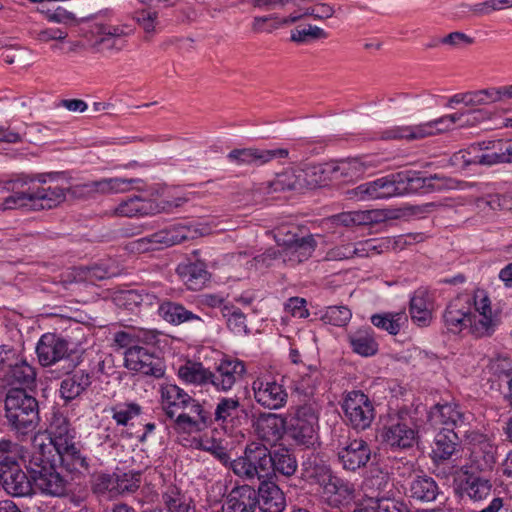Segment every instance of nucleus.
<instances>
[{
	"label": "nucleus",
	"mask_w": 512,
	"mask_h": 512,
	"mask_svg": "<svg viewBox=\"0 0 512 512\" xmlns=\"http://www.w3.org/2000/svg\"><path fill=\"white\" fill-rule=\"evenodd\" d=\"M438 179L437 175L420 177L415 172H399L390 174L374 181L363 183L356 188L347 191L350 199L360 201L388 199L415 192L423 187H434L432 181Z\"/></svg>",
	"instance_id": "nucleus-1"
},
{
	"label": "nucleus",
	"mask_w": 512,
	"mask_h": 512,
	"mask_svg": "<svg viewBox=\"0 0 512 512\" xmlns=\"http://www.w3.org/2000/svg\"><path fill=\"white\" fill-rule=\"evenodd\" d=\"M5 418L19 440L33 435L39 423L37 400L23 388H10L5 397Z\"/></svg>",
	"instance_id": "nucleus-2"
},
{
	"label": "nucleus",
	"mask_w": 512,
	"mask_h": 512,
	"mask_svg": "<svg viewBox=\"0 0 512 512\" xmlns=\"http://www.w3.org/2000/svg\"><path fill=\"white\" fill-rule=\"evenodd\" d=\"M31 479L43 493L61 496L66 490V481L57 471L55 460L48 453L33 450L28 461Z\"/></svg>",
	"instance_id": "nucleus-3"
},
{
	"label": "nucleus",
	"mask_w": 512,
	"mask_h": 512,
	"mask_svg": "<svg viewBox=\"0 0 512 512\" xmlns=\"http://www.w3.org/2000/svg\"><path fill=\"white\" fill-rule=\"evenodd\" d=\"M462 114L445 115L437 119L410 126H395L382 132L384 140H422L450 130Z\"/></svg>",
	"instance_id": "nucleus-4"
},
{
	"label": "nucleus",
	"mask_w": 512,
	"mask_h": 512,
	"mask_svg": "<svg viewBox=\"0 0 512 512\" xmlns=\"http://www.w3.org/2000/svg\"><path fill=\"white\" fill-rule=\"evenodd\" d=\"M419 422L409 411L391 417L382 429L383 441L392 448L408 449L417 443Z\"/></svg>",
	"instance_id": "nucleus-5"
},
{
	"label": "nucleus",
	"mask_w": 512,
	"mask_h": 512,
	"mask_svg": "<svg viewBox=\"0 0 512 512\" xmlns=\"http://www.w3.org/2000/svg\"><path fill=\"white\" fill-rule=\"evenodd\" d=\"M197 230L189 226L178 224L160 230L151 235L136 239L130 243L132 251L145 253L158 250L163 246L180 244L196 236Z\"/></svg>",
	"instance_id": "nucleus-6"
},
{
	"label": "nucleus",
	"mask_w": 512,
	"mask_h": 512,
	"mask_svg": "<svg viewBox=\"0 0 512 512\" xmlns=\"http://www.w3.org/2000/svg\"><path fill=\"white\" fill-rule=\"evenodd\" d=\"M71 352L68 341L53 333L42 335L36 346L38 360L42 366L64 362L62 369L66 374L76 366V363L70 359Z\"/></svg>",
	"instance_id": "nucleus-7"
},
{
	"label": "nucleus",
	"mask_w": 512,
	"mask_h": 512,
	"mask_svg": "<svg viewBox=\"0 0 512 512\" xmlns=\"http://www.w3.org/2000/svg\"><path fill=\"white\" fill-rule=\"evenodd\" d=\"M58 176L57 173H49L29 177L34 209H51L65 200V189L55 183Z\"/></svg>",
	"instance_id": "nucleus-8"
},
{
	"label": "nucleus",
	"mask_w": 512,
	"mask_h": 512,
	"mask_svg": "<svg viewBox=\"0 0 512 512\" xmlns=\"http://www.w3.org/2000/svg\"><path fill=\"white\" fill-rule=\"evenodd\" d=\"M468 438L470 454L461 472L478 474L491 471L496 463V446L482 434L472 433Z\"/></svg>",
	"instance_id": "nucleus-9"
},
{
	"label": "nucleus",
	"mask_w": 512,
	"mask_h": 512,
	"mask_svg": "<svg viewBox=\"0 0 512 512\" xmlns=\"http://www.w3.org/2000/svg\"><path fill=\"white\" fill-rule=\"evenodd\" d=\"M341 407L347 421L357 431H364L369 428L375 418V409L372 401L359 390L348 392L343 399Z\"/></svg>",
	"instance_id": "nucleus-10"
},
{
	"label": "nucleus",
	"mask_w": 512,
	"mask_h": 512,
	"mask_svg": "<svg viewBox=\"0 0 512 512\" xmlns=\"http://www.w3.org/2000/svg\"><path fill=\"white\" fill-rule=\"evenodd\" d=\"M318 413L311 405L300 406L287 427L288 435L299 445L307 447L317 440Z\"/></svg>",
	"instance_id": "nucleus-11"
},
{
	"label": "nucleus",
	"mask_w": 512,
	"mask_h": 512,
	"mask_svg": "<svg viewBox=\"0 0 512 512\" xmlns=\"http://www.w3.org/2000/svg\"><path fill=\"white\" fill-rule=\"evenodd\" d=\"M281 230L276 235L277 243L282 247L279 252L283 262L294 266L309 259L314 252L317 242L313 235L299 237L288 233L286 237L281 238Z\"/></svg>",
	"instance_id": "nucleus-12"
},
{
	"label": "nucleus",
	"mask_w": 512,
	"mask_h": 512,
	"mask_svg": "<svg viewBox=\"0 0 512 512\" xmlns=\"http://www.w3.org/2000/svg\"><path fill=\"white\" fill-rule=\"evenodd\" d=\"M245 363L237 358H223L211 371V386L221 393L230 392L233 387L244 379Z\"/></svg>",
	"instance_id": "nucleus-13"
},
{
	"label": "nucleus",
	"mask_w": 512,
	"mask_h": 512,
	"mask_svg": "<svg viewBox=\"0 0 512 512\" xmlns=\"http://www.w3.org/2000/svg\"><path fill=\"white\" fill-rule=\"evenodd\" d=\"M472 415L465 411L457 403L437 404L428 413V420L432 426H444L443 428L458 429V432L466 434Z\"/></svg>",
	"instance_id": "nucleus-14"
},
{
	"label": "nucleus",
	"mask_w": 512,
	"mask_h": 512,
	"mask_svg": "<svg viewBox=\"0 0 512 512\" xmlns=\"http://www.w3.org/2000/svg\"><path fill=\"white\" fill-rule=\"evenodd\" d=\"M371 454L370 445L362 438H348L337 447L339 464L346 471L355 472L366 467L371 460Z\"/></svg>",
	"instance_id": "nucleus-15"
},
{
	"label": "nucleus",
	"mask_w": 512,
	"mask_h": 512,
	"mask_svg": "<svg viewBox=\"0 0 512 512\" xmlns=\"http://www.w3.org/2000/svg\"><path fill=\"white\" fill-rule=\"evenodd\" d=\"M50 429V436L44 434L34 435L32 441L33 450L41 451L44 454H51L55 448L74 442V431L70 428L66 418L61 416L55 417Z\"/></svg>",
	"instance_id": "nucleus-16"
},
{
	"label": "nucleus",
	"mask_w": 512,
	"mask_h": 512,
	"mask_svg": "<svg viewBox=\"0 0 512 512\" xmlns=\"http://www.w3.org/2000/svg\"><path fill=\"white\" fill-rule=\"evenodd\" d=\"M252 390L255 401L270 410L282 408L288 399V394L283 385L269 378H256L252 383Z\"/></svg>",
	"instance_id": "nucleus-17"
},
{
	"label": "nucleus",
	"mask_w": 512,
	"mask_h": 512,
	"mask_svg": "<svg viewBox=\"0 0 512 512\" xmlns=\"http://www.w3.org/2000/svg\"><path fill=\"white\" fill-rule=\"evenodd\" d=\"M125 367L147 376L161 378L165 370L160 359L141 346H131L125 352Z\"/></svg>",
	"instance_id": "nucleus-18"
},
{
	"label": "nucleus",
	"mask_w": 512,
	"mask_h": 512,
	"mask_svg": "<svg viewBox=\"0 0 512 512\" xmlns=\"http://www.w3.org/2000/svg\"><path fill=\"white\" fill-rule=\"evenodd\" d=\"M289 151L285 148L261 149L256 147L233 149L227 155L229 161L237 165L262 166L272 160L286 158Z\"/></svg>",
	"instance_id": "nucleus-19"
},
{
	"label": "nucleus",
	"mask_w": 512,
	"mask_h": 512,
	"mask_svg": "<svg viewBox=\"0 0 512 512\" xmlns=\"http://www.w3.org/2000/svg\"><path fill=\"white\" fill-rule=\"evenodd\" d=\"M162 408L166 416L176 424L186 408H193V397L174 384H166L161 387Z\"/></svg>",
	"instance_id": "nucleus-20"
},
{
	"label": "nucleus",
	"mask_w": 512,
	"mask_h": 512,
	"mask_svg": "<svg viewBox=\"0 0 512 512\" xmlns=\"http://www.w3.org/2000/svg\"><path fill=\"white\" fill-rule=\"evenodd\" d=\"M193 408H186L181 414L173 428L178 432L192 433L201 432L212 426V414L203 405L193 398Z\"/></svg>",
	"instance_id": "nucleus-21"
},
{
	"label": "nucleus",
	"mask_w": 512,
	"mask_h": 512,
	"mask_svg": "<svg viewBox=\"0 0 512 512\" xmlns=\"http://www.w3.org/2000/svg\"><path fill=\"white\" fill-rule=\"evenodd\" d=\"M0 485L13 497L29 496L33 491L31 479L21 469L19 463L0 468Z\"/></svg>",
	"instance_id": "nucleus-22"
},
{
	"label": "nucleus",
	"mask_w": 512,
	"mask_h": 512,
	"mask_svg": "<svg viewBox=\"0 0 512 512\" xmlns=\"http://www.w3.org/2000/svg\"><path fill=\"white\" fill-rule=\"evenodd\" d=\"M139 182V179L133 178H105L99 181L75 186L72 188V193L77 196H82L93 192L124 193L129 191L133 184Z\"/></svg>",
	"instance_id": "nucleus-23"
},
{
	"label": "nucleus",
	"mask_w": 512,
	"mask_h": 512,
	"mask_svg": "<svg viewBox=\"0 0 512 512\" xmlns=\"http://www.w3.org/2000/svg\"><path fill=\"white\" fill-rule=\"evenodd\" d=\"M465 478L459 485L462 497H467L474 503L487 500L493 494V483L489 478L475 473L463 474Z\"/></svg>",
	"instance_id": "nucleus-24"
},
{
	"label": "nucleus",
	"mask_w": 512,
	"mask_h": 512,
	"mask_svg": "<svg viewBox=\"0 0 512 512\" xmlns=\"http://www.w3.org/2000/svg\"><path fill=\"white\" fill-rule=\"evenodd\" d=\"M50 455L57 465H61L70 473L81 474L87 472L89 469L86 457L81 454L75 442L55 448Z\"/></svg>",
	"instance_id": "nucleus-25"
},
{
	"label": "nucleus",
	"mask_w": 512,
	"mask_h": 512,
	"mask_svg": "<svg viewBox=\"0 0 512 512\" xmlns=\"http://www.w3.org/2000/svg\"><path fill=\"white\" fill-rule=\"evenodd\" d=\"M257 505V492L250 485L234 487L227 495L223 512H254Z\"/></svg>",
	"instance_id": "nucleus-26"
},
{
	"label": "nucleus",
	"mask_w": 512,
	"mask_h": 512,
	"mask_svg": "<svg viewBox=\"0 0 512 512\" xmlns=\"http://www.w3.org/2000/svg\"><path fill=\"white\" fill-rule=\"evenodd\" d=\"M447 329L452 333H460L471 325V307L468 301L457 298L451 301L443 315Z\"/></svg>",
	"instance_id": "nucleus-27"
},
{
	"label": "nucleus",
	"mask_w": 512,
	"mask_h": 512,
	"mask_svg": "<svg viewBox=\"0 0 512 512\" xmlns=\"http://www.w3.org/2000/svg\"><path fill=\"white\" fill-rule=\"evenodd\" d=\"M3 380L10 388H23L26 390L34 385L36 372L25 360L18 358L4 371Z\"/></svg>",
	"instance_id": "nucleus-28"
},
{
	"label": "nucleus",
	"mask_w": 512,
	"mask_h": 512,
	"mask_svg": "<svg viewBox=\"0 0 512 512\" xmlns=\"http://www.w3.org/2000/svg\"><path fill=\"white\" fill-rule=\"evenodd\" d=\"M257 492V505L263 512H282L285 508V496L281 489L271 481H261Z\"/></svg>",
	"instance_id": "nucleus-29"
},
{
	"label": "nucleus",
	"mask_w": 512,
	"mask_h": 512,
	"mask_svg": "<svg viewBox=\"0 0 512 512\" xmlns=\"http://www.w3.org/2000/svg\"><path fill=\"white\" fill-rule=\"evenodd\" d=\"M254 428L263 441L273 444L282 438L285 420L273 413H261L254 423Z\"/></svg>",
	"instance_id": "nucleus-30"
},
{
	"label": "nucleus",
	"mask_w": 512,
	"mask_h": 512,
	"mask_svg": "<svg viewBox=\"0 0 512 512\" xmlns=\"http://www.w3.org/2000/svg\"><path fill=\"white\" fill-rule=\"evenodd\" d=\"M322 492L328 504L331 507L338 508L354 498L355 487L349 481L335 475L322 489Z\"/></svg>",
	"instance_id": "nucleus-31"
},
{
	"label": "nucleus",
	"mask_w": 512,
	"mask_h": 512,
	"mask_svg": "<svg viewBox=\"0 0 512 512\" xmlns=\"http://www.w3.org/2000/svg\"><path fill=\"white\" fill-rule=\"evenodd\" d=\"M176 272L189 290H201L209 279V273L203 262H182Z\"/></svg>",
	"instance_id": "nucleus-32"
},
{
	"label": "nucleus",
	"mask_w": 512,
	"mask_h": 512,
	"mask_svg": "<svg viewBox=\"0 0 512 512\" xmlns=\"http://www.w3.org/2000/svg\"><path fill=\"white\" fill-rule=\"evenodd\" d=\"M158 313L166 322L172 325H181L186 322H196L198 327L204 325V320L199 315L177 302L165 301L160 303Z\"/></svg>",
	"instance_id": "nucleus-33"
},
{
	"label": "nucleus",
	"mask_w": 512,
	"mask_h": 512,
	"mask_svg": "<svg viewBox=\"0 0 512 512\" xmlns=\"http://www.w3.org/2000/svg\"><path fill=\"white\" fill-rule=\"evenodd\" d=\"M244 453L257 474L258 481L266 480L271 475L270 450L264 444L252 442L246 446Z\"/></svg>",
	"instance_id": "nucleus-34"
},
{
	"label": "nucleus",
	"mask_w": 512,
	"mask_h": 512,
	"mask_svg": "<svg viewBox=\"0 0 512 512\" xmlns=\"http://www.w3.org/2000/svg\"><path fill=\"white\" fill-rule=\"evenodd\" d=\"M158 207L156 200L134 196L122 201L115 208L114 214L121 217L155 215L159 214Z\"/></svg>",
	"instance_id": "nucleus-35"
},
{
	"label": "nucleus",
	"mask_w": 512,
	"mask_h": 512,
	"mask_svg": "<svg viewBox=\"0 0 512 512\" xmlns=\"http://www.w3.org/2000/svg\"><path fill=\"white\" fill-rule=\"evenodd\" d=\"M91 383V374L83 370H79L68 375L61 381L59 392L65 402H70L81 396L82 393L88 389Z\"/></svg>",
	"instance_id": "nucleus-36"
},
{
	"label": "nucleus",
	"mask_w": 512,
	"mask_h": 512,
	"mask_svg": "<svg viewBox=\"0 0 512 512\" xmlns=\"http://www.w3.org/2000/svg\"><path fill=\"white\" fill-rule=\"evenodd\" d=\"M301 176L304 188L314 189L326 186L330 182H335L333 163L309 165L301 170Z\"/></svg>",
	"instance_id": "nucleus-37"
},
{
	"label": "nucleus",
	"mask_w": 512,
	"mask_h": 512,
	"mask_svg": "<svg viewBox=\"0 0 512 512\" xmlns=\"http://www.w3.org/2000/svg\"><path fill=\"white\" fill-rule=\"evenodd\" d=\"M303 188L301 170L288 169L277 174L273 180L262 183L259 190L270 194L274 192Z\"/></svg>",
	"instance_id": "nucleus-38"
},
{
	"label": "nucleus",
	"mask_w": 512,
	"mask_h": 512,
	"mask_svg": "<svg viewBox=\"0 0 512 512\" xmlns=\"http://www.w3.org/2000/svg\"><path fill=\"white\" fill-rule=\"evenodd\" d=\"M459 433L450 428H443L436 434L432 450L435 461H444L452 457L458 449Z\"/></svg>",
	"instance_id": "nucleus-39"
},
{
	"label": "nucleus",
	"mask_w": 512,
	"mask_h": 512,
	"mask_svg": "<svg viewBox=\"0 0 512 512\" xmlns=\"http://www.w3.org/2000/svg\"><path fill=\"white\" fill-rule=\"evenodd\" d=\"M162 501L168 512H196L192 498L173 484L165 486Z\"/></svg>",
	"instance_id": "nucleus-40"
},
{
	"label": "nucleus",
	"mask_w": 512,
	"mask_h": 512,
	"mask_svg": "<svg viewBox=\"0 0 512 512\" xmlns=\"http://www.w3.org/2000/svg\"><path fill=\"white\" fill-rule=\"evenodd\" d=\"M179 378L185 383L206 387L211 385V370L201 362L186 361L178 369Z\"/></svg>",
	"instance_id": "nucleus-41"
},
{
	"label": "nucleus",
	"mask_w": 512,
	"mask_h": 512,
	"mask_svg": "<svg viewBox=\"0 0 512 512\" xmlns=\"http://www.w3.org/2000/svg\"><path fill=\"white\" fill-rule=\"evenodd\" d=\"M352 351L363 357L374 356L378 352V343L371 328H361L348 335Z\"/></svg>",
	"instance_id": "nucleus-42"
},
{
	"label": "nucleus",
	"mask_w": 512,
	"mask_h": 512,
	"mask_svg": "<svg viewBox=\"0 0 512 512\" xmlns=\"http://www.w3.org/2000/svg\"><path fill=\"white\" fill-rule=\"evenodd\" d=\"M333 163L335 182H352L361 178L367 170L365 162L358 158L341 160Z\"/></svg>",
	"instance_id": "nucleus-43"
},
{
	"label": "nucleus",
	"mask_w": 512,
	"mask_h": 512,
	"mask_svg": "<svg viewBox=\"0 0 512 512\" xmlns=\"http://www.w3.org/2000/svg\"><path fill=\"white\" fill-rule=\"evenodd\" d=\"M13 194L5 198L0 204V210L17 209L21 207H32V194L30 192L29 177L13 182Z\"/></svg>",
	"instance_id": "nucleus-44"
},
{
	"label": "nucleus",
	"mask_w": 512,
	"mask_h": 512,
	"mask_svg": "<svg viewBox=\"0 0 512 512\" xmlns=\"http://www.w3.org/2000/svg\"><path fill=\"white\" fill-rule=\"evenodd\" d=\"M303 467L306 479L318 484L322 489L335 476L331 467L317 457L309 458L303 463Z\"/></svg>",
	"instance_id": "nucleus-45"
},
{
	"label": "nucleus",
	"mask_w": 512,
	"mask_h": 512,
	"mask_svg": "<svg viewBox=\"0 0 512 512\" xmlns=\"http://www.w3.org/2000/svg\"><path fill=\"white\" fill-rule=\"evenodd\" d=\"M410 315L412 320L421 327L429 325L432 319V306L428 295L423 290L415 292L410 300Z\"/></svg>",
	"instance_id": "nucleus-46"
},
{
	"label": "nucleus",
	"mask_w": 512,
	"mask_h": 512,
	"mask_svg": "<svg viewBox=\"0 0 512 512\" xmlns=\"http://www.w3.org/2000/svg\"><path fill=\"white\" fill-rule=\"evenodd\" d=\"M410 496L420 501H433L439 493L436 481L427 475L416 476L409 485Z\"/></svg>",
	"instance_id": "nucleus-47"
},
{
	"label": "nucleus",
	"mask_w": 512,
	"mask_h": 512,
	"mask_svg": "<svg viewBox=\"0 0 512 512\" xmlns=\"http://www.w3.org/2000/svg\"><path fill=\"white\" fill-rule=\"evenodd\" d=\"M271 456V474L278 473L286 477L292 476L297 470V461L293 454L286 448H278Z\"/></svg>",
	"instance_id": "nucleus-48"
},
{
	"label": "nucleus",
	"mask_w": 512,
	"mask_h": 512,
	"mask_svg": "<svg viewBox=\"0 0 512 512\" xmlns=\"http://www.w3.org/2000/svg\"><path fill=\"white\" fill-rule=\"evenodd\" d=\"M490 144L493 152L481 155L479 157L481 164L512 163V141L498 140Z\"/></svg>",
	"instance_id": "nucleus-49"
},
{
	"label": "nucleus",
	"mask_w": 512,
	"mask_h": 512,
	"mask_svg": "<svg viewBox=\"0 0 512 512\" xmlns=\"http://www.w3.org/2000/svg\"><path fill=\"white\" fill-rule=\"evenodd\" d=\"M406 322L407 316L404 312L374 314L371 316V323L375 327L387 331L391 335L398 334Z\"/></svg>",
	"instance_id": "nucleus-50"
},
{
	"label": "nucleus",
	"mask_w": 512,
	"mask_h": 512,
	"mask_svg": "<svg viewBox=\"0 0 512 512\" xmlns=\"http://www.w3.org/2000/svg\"><path fill=\"white\" fill-rule=\"evenodd\" d=\"M241 404L239 397H221L219 398L214 414L213 423L226 424L238 415Z\"/></svg>",
	"instance_id": "nucleus-51"
},
{
	"label": "nucleus",
	"mask_w": 512,
	"mask_h": 512,
	"mask_svg": "<svg viewBox=\"0 0 512 512\" xmlns=\"http://www.w3.org/2000/svg\"><path fill=\"white\" fill-rule=\"evenodd\" d=\"M116 479V471L113 472L112 474L100 472L93 475L91 481V488L93 493L99 496L107 495L109 498L119 496Z\"/></svg>",
	"instance_id": "nucleus-52"
},
{
	"label": "nucleus",
	"mask_w": 512,
	"mask_h": 512,
	"mask_svg": "<svg viewBox=\"0 0 512 512\" xmlns=\"http://www.w3.org/2000/svg\"><path fill=\"white\" fill-rule=\"evenodd\" d=\"M156 336L153 332L138 330V331H119L114 334V342L121 348L131 346H139L138 343H152Z\"/></svg>",
	"instance_id": "nucleus-53"
},
{
	"label": "nucleus",
	"mask_w": 512,
	"mask_h": 512,
	"mask_svg": "<svg viewBox=\"0 0 512 512\" xmlns=\"http://www.w3.org/2000/svg\"><path fill=\"white\" fill-rule=\"evenodd\" d=\"M321 383L322 373L317 368L310 367L308 372L301 375L296 382L295 390L305 397H311L316 393Z\"/></svg>",
	"instance_id": "nucleus-54"
},
{
	"label": "nucleus",
	"mask_w": 512,
	"mask_h": 512,
	"mask_svg": "<svg viewBox=\"0 0 512 512\" xmlns=\"http://www.w3.org/2000/svg\"><path fill=\"white\" fill-rule=\"evenodd\" d=\"M117 474V485H118V493L120 495L131 494L136 492L141 485L142 482V472L129 470L123 471L120 469H116Z\"/></svg>",
	"instance_id": "nucleus-55"
},
{
	"label": "nucleus",
	"mask_w": 512,
	"mask_h": 512,
	"mask_svg": "<svg viewBox=\"0 0 512 512\" xmlns=\"http://www.w3.org/2000/svg\"><path fill=\"white\" fill-rule=\"evenodd\" d=\"M221 313L226 318L227 327L231 332L236 335H243L248 332L246 317L239 308L223 305Z\"/></svg>",
	"instance_id": "nucleus-56"
},
{
	"label": "nucleus",
	"mask_w": 512,
	"mask_h": 512,
	"mask_svg": "<svg viewBox=\"0 0 512 512\" xmlns=\"http://www.w3.org/2000/svg\"><path fill=\"white\" fill-rule=\"evenodd\" d=\"M111 412L117 425L126 426L130 420L141 414L142 407L135 402H123L111 407Z\"/></svg>",
	"instance_id": "nucleus-57"
},
{
	"label": "nucleus",
	"mask_w": 512,
	"mask_h": 512,
	"mask_svg": "<svg viewBox=\"0 0 512 512\" xmlns=\"http://www.w3.org/2000/svg\"><path fill=\"white\" fill-rule=\"evenodd\" d=\"M497 322L493 314H471V325L469 328L476 337L489 336L494 332Z\"/></svg>",
	"instance_id": "nucleus-58"
},
{
	"label": "nucleus",
	"mask_w": 512,
	"mask_h": 512,
	"mask_svg": "<svg viewBox=\"0 0 512 512\" xmlns=\"http://www.w3.org/2000/svg\"><path fill=\"white\" fill-rule=\"evenodd\" d=\"M423 240L422 234L401 235L395 239L383 238L375 240V254H380L389 249L403 248L405 245H411Z\"/></svg>",
	"instance_id": "nucleus-59"
},
{
	"label": "nucleus",
	"mask_w": 512,
	"mask_h": 512,
	"mask_svg": "<svg viewBox=\"0 0 512 512\" xmlns=\"http://www.w3.org/2000/svg\"><path fill=\"white\" fill-rule=\"evenodd\" d=\"M133 19L146 33V40L156 33V27L159 24L157 11L151 8L138 10L134 13Z\"/></svg>",
	"instance_id": "nucleus-60"
},
{
	"label": "nucleus",
	"mask_w": 512,
	"mask_h": 512,
	"mask_svg": "<svg viewBox=\"0 0 512 512\" xmlns=\"http://www.w3.org/2000/svg\"><path fill=\"white\" fill-rule=\"evenodd\" d=\"M21 447L10 439H0V468H5L18 463Z\"/></svg>",
	"instance_id": "nucleus-61"
},
{
	"label": "nucleus",
	"mask_w": 512,
	"mask_h": 512,
	"mask_svg": "<svg viewBox=\"0 0 512 512\" xmlns=\"http://www.w3.org/2000/svg\"><path fill=\"white\" fill-rule=\"evenodd\" d=\"M500 102L498 87L468 92V106H484Z\"/></svg>",
	"instance_id": "nucleus-62"
},
{
	"label": "nucleus",
	"mask_w": 512,
	"mask_h": 512,
	"mask_svg": "<svg viewBox=\"0 0 512 512\" xmlns=\"http://www.w3.org/2000/svg\"><path fill=\"white\" fill-rule=\"evenodd\" d=\"M230 469L243 481L250 483H255V481H258V476L253 471L252 465L250 461H248L245 453L230 462Z\"/></svg>",
	"instance_id": "nucleus-63"
},
{
	"label": "nucleus",
	"mask_w": 512,
	"mask_h": 512,
	"mask_svg": "<svg viewBox=\"0 0 512 512\" xmlns=\"http://www.w3.org/2000/svg\"><path fill=\"white\" fill-rule=\"evenodd\" d=\"M352 313L346 306H329L325 310L322 319L325 323L334 326H345L351 319Z\"/></svg>",
	"instance_id": "nucleus-64"
}]
</instances>
